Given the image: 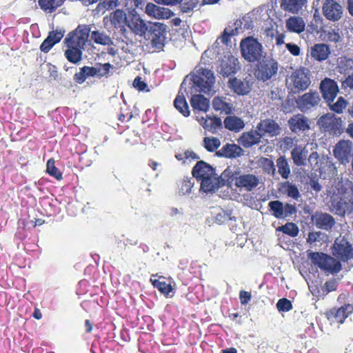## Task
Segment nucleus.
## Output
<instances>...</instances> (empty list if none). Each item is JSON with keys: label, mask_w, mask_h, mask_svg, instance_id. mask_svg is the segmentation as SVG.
<instances>
[{"label": "nucleus", "mask_w": 353, "mask_h": 353, "mask_svg": "<svg viewBox=\"0 0 353 353\" xmlns=\"http://www.w3.org/2000/svg\"><path fill=\"white\" fill-rule=\"evenodd\" d=\"M90 32V26L80 24L67 34L64 39V43L67 46L64 55L69 62L77 64L81 61L83 51L85 49Z\"/></svg>", "instance_id": "nucleus-1"}, {"label": "nucleus", "mask_w": 353, "mask_h": 353, "mask_svg": "<svg viewBox=\"0 0 353 353\" xmlns=\"http://www.w3.org/2000/svg\"><path fill=\"white\" fill-rule=\"evenodd\" d=\"M332 211L341 217L353 213V182L347 181L332 201Z\"/></svg>", "instance_id": "nucleus-2"}, {"label": "nucleus", "mask_w": 353, "mask_h": 353, "mask_svg": "<svg viewBox=\"0 0 353 353\" xmlns=\"http://www.w3.org/2000/svg\"><path fill=\"white\" fill-rule=\"evenodd\" d=\"M125 8L128 12L126 26L135 35L144 36L148 30L145 21L138 14L137 9L141 8L143 0H125Z\"/></svg>", "instance_id": "nucleus-3"}, {"label": "nucleus", "mask_w": 353, "mask_h": 353, "mask_svg": "<svg viewBox=\"0 0 353 353\" xmlns=\"http://www.w3.org/2000/svg\"><path fill=\"white\" fill-rule=\"evenodd\" d=\"M239 47L241 57L249 63L259 62L263 57L262 44L252 36L242 39Z\"/></svg>", "instance_id": "nucleus-4"}, {"label": "nucleus", "mask_w": 353, "mask_h": 353, "mask_svg": "<svg viewBox=\"0 0 353 353\" xmlns=\"http://www.w3.org/2000/svg\"><path fill=\"white\" fill-rule=\"evenodd\" d=\"M190 80L196 91L210 94L215 83V77L210 70L199 68L190 74Z\"/></svg>", "instance_id": "nucleus-5"}, {"label": "nucleus", "mask_w": 353, "mask_h": 353, "mask_svg": "<svg viewBox=\"0 0 353 353\" xmlns=\"http://www.w3.org/2000/svg\"><path fill=\"white\" fill-rule=\"evenodd\" d=\"M308 258L313 264L325 272L336 274L342 270L340 261L325 253L311 252L308 253Z\"/></svg>", "instance_id": "nucleus-6"}, {"label": "nucleus", "mask_w": 353, "mask_h": 353, "mask_svg": "<svg viewBox=\"0 0 353 353\" xmlns=\"http://www.w3.org/2000/svg\"><path fill=\"white\" fill-rule=\"evenodd\" d=\"M99 68L85 65L79 69V72H76L73 77L75 83L78 84L83 83L88 77H98L101 78L107 76L112 65L110 63H98Z\"/></svg>", "instance_id": "nucleus-7"}, {"label": "nucleus", "mask_w": 353, "mask_h": 353, "mask_svg": "<svg viewBox=\"0 0 353 353\" xmlns=\"http://www.w3.org/2000/svg\"><path fill=\"white\" fill-rule=\"evenodd\" d=\"M318 125L323 132L332 135L339 136L344 131L343 120L334 114L322 115L318 120Z\"/></svg>", "instance_id": "nucleus-8"}, {"label": "nucleus", "mask_w": 353, "mask_h": 353, "mask_svg": "<svg viewBox=\"0 0 353 353\" xmlns=\"http://www.w3.org/2000/svg\"><path fill=\"white\" fill-rule=\"evenodd\" d=\"M288 81L294 92L306 90L311 83L310 70L300 67L292 72Z\"/></svg>", "instance_id": "nucleus-9"}, {"label": "nucleus", "mask_w": 353, "mask_h": 353, "mask_svg": "<svg viewBox=\"0 0 353 353\" xmlns=\"http://www.w3.org/2000/svg\"><path fill=\"white\" fill-rule=\"evenodd\" d=\"M332 254L337 259L347 262L353 258V246L345 236L338 237L332 246Z\"/></svg>", "instance_id": "nucleus-10"}, {"label": "nucleus", "mask_w": 353, "mask_h": 353, "mask_svg": "<svg viewBox=\"0 0 353 353\" xmlns=\"http://www.w3.org/2000/svg\"><path fill=\"white\" fill-rule=\"evenodd\" d=\"M128 19V13L126 14L121 9H117L116 10L110 13L103 17V22L105 26H110L111 28L119 30L121 33L125 36L127 33L126 23Z\"/></svg>", "instance_id": "nucleus-11"}, {"label": "nucleus", "mask_w": 353, "mask_h": 353, "mask_svg": "<svg viewBox=\"0 0 353 353\" xmlns=\"http://www.w3.org/2000/svg\"><path fill=\"white\" fill-rule=\"evenodd\" d=\"M353 312V305L344 304L340 307H332L325 312V316L330 324H342L347 316Z\"/></svg>", "instance_id": "nucleus-12"}, {"label": "nucleus", "mask_w": 353, "mask_h": 353, "mask_svg": "<svg viewBox=\"0 0 353 353\" xmlns=\"http://www.w3.org/2000/svg\"><path fill=\"white\" fill-rule=\"evenodd\" d=\"M321 97L316 91L310 90L299 96L296 100L297 108L303 112H307L318 107Z\"/></svg>", "instance_id": "nucleus-13"}, {"label": "nucleus", "mask_w": 353, "mask_h": 353, "mask_svg": "<svg viewBox=\"0 0 353 353\" xmlns=\"http://www.w3.org/2000/svg\"><path fill=\"white\" fill-rule=\"evenodd\" d=\"M322 12L326 19L332 22L339 21L343 17V8L335 0H325L322 6Z\"/></svg>", "instance_id": "nucleus-14"}, {"label": "nucleus", "mask_w": 353, "mask_h": 353, "mask_svg": "<svg viewBox=\"0 0 353 353\" xmlns=\"http://www.w3.org/2000/svg\"><path fill=\"white\" fill-rule=\"evenodd\" d=\"M232 180L237 188L246 192L253 191L259 184V177L253 174H239L234 176Z\"/></svg>", "instance_id": "nucleus-15"}, {"label": "nucleus", "mask_w": 353, "mask_h": 353, "mask_svg": "<svg viewBox=\"0 0 353 353\" xmlns=\"http://www.w3.org/2000/svg\"><path fill=\"white\" fill-rule=\"evenodd\" d=\"M268 207L272 214L276 219L285 218L296 213V208L294 205L283 203L280 201H272L269 202Z\"/></svg>", "instance_id": "nucleus-16"}, {"label": "nucleus", "mask_w": 353, "mask_h": 353, "mask_svg": "<svg viewBox=\"0 0 353 353\" xmlns=\"http://www.w3.org/2000/svg\"><path fill=\"white\" fill-rule=\"evenodd\" d=\"M278 63L273 59H266L261 63L256 71V77L266 81L277 73Z\"/></svg>", "instance_id": "nucleus-17"}, {"label": "nucleus", "mask_w": 353, "mask_h": 353, "mask_svg": "<svg viewBox=\"0 0 353 353\" xmlns=\"http://www.w3.org/2000/svg\"><path fill=\"white\" fill-rule=\"evenodd\" d=\"M320 90L323 98L329 104L334 101L339 92L337 83L330 78H325L321 81Z\"/></svg>", "instance_id": "nucleus-18"}, {"label": "nucleus", "mask_w": 353, "mask_h": 353, "mask_svg": "<svg viewBox=\"0 0 353 353\" xmlns=\"http://www.w3.org/2000/svg\"><path fill=\"white\" fill-rule=\"evenodd\" d=\"M352 148V143L350 141L341 140L334 148V155L341 163L346 164L350 161Z\"/></svg>", "instance_id": "nucleus-19"}, {"label": "nucleus", "mask_w": 353, "mask_h": 353, "mask_svg": "<svg viewBox=\"0 0 353 353\" xmlns=\"http://www.w3.org/2000/svg\"><path fill=\"white\" fill-rule=\"evenodd\" d=\"M256 129L261 137H274L279 135L281 132L279 125L272 119H261L257 124Z\"/></svg>", "instance_id": "nucleus-20"}, {"label": "nucleus", "mask_w": 353, "mask_h": 353, "mask_svg": "<svg viewBox=\"0 0 353 353\" xmlns=\"http://www.w3.org/2000/svg\"><path fill=\"white\" fill-rule=\"evenodd\" d=\"M150 32L152 35L151 44L152 47L160 49L164 46L166 26L159 22H155L150 27Z\"/></svg>", "instance_id": "nucleus-21"}, {"label": "nucleus", "mask_w": 353, "mask_h": 353, "mask_svg": "<svg viewBox=\"0 0 353 353\" xmlns=\"http://www.w3.org/2000/svg\"><path fill=\"white\" fill-rule=\"evenodd\" d=\"M241 68L239 59L232 55L225 57L220 65L219 73L223 77L235 74Z\"/></svg>", "instance_id": "nucleus-22"}, {"label": "nucleus", "mask_w": 353, "mask_h": 353, "mask_svg": "<svg viewBox=\"0 0 353 353\" xmlns=\"http://www.w3.org/2000/svg\"><path fill=\"white\" fill-rule=\"evenodd\" d=\"M312 221L316 227L325 230H330L336 223L334 218L326 212H316L311 216Z\"/></svg>", "instance_id": "nucleus-23"}, {"label": "nucleus", "mask_w": 353, "mask_h": 353, "mask_svg": "<svg viewBox=\"0 0 353 353\" xmlns=\"http://www.w3.org/2000/svg\"><path fill=\"white\" fill-rule=\"evenodd\" d=\"M145 12L148 16L157 19H168L174 15L170 9L158 6L153 3H147Z\"/></svg>", "instance_id": "nucleus-24"}, {"label": "nucleus", "mask_w": 353, "mask_h": 353, "mask_svg": "<svg viewBox=\"0 0 353 353\" xmlns=\"http://www.w3.org/2000/svg\"><path fill=\"white\" fill-rule=\"evenodd\" d=\"M65 30H58L50 31L48 37L44 39L40 46V50L44 53H48L52 48L58 43L63 37Z\"/></svg>", "instance_id": "nucleus-25"}, {"label": "nucleus", "mask_w": 353, "mask_h": 353, "mask_svg": "<svg viewBox=\"0 0 353 353\" xmlns=\"http://www.w3.org/2000/svg\"><path fill=\"white\" fill-rule=\"evenodd\" d=\"M192 177L197 180L215 174L214 168L204 161H199L192 170Z\"/></svg>", "instance_id": "nucleus-26"}, {"label": "nucleus", "mask_w": 353, "mask_h": 353, "mask_svg": "<svg viewBox=\"0 0 353 353\" xmlns=\"http://www.w3.org/2000/svg\"><path fill=\"white\" fill-rule=\"evenodd\" d=\"M288 124L290 129L293 132H304L310 130V122L307 117L301 114L292 117Z\"/></svg>", "instance_id": "nucleus-27"}, {"label": "nucleus", "mask_w": 353, "mask_h": 353, "mask_svg": "<svg viewBox=\"0 0 353 353\" xmlns=\"http://www.w3.org/2000/svg\"><path fill=\"white\" fill-rule=\"evenodd\" d=\"M243 154V150L235 143H227L219 150L216 151V154L219 157L227 159H236Z\"/></svg>", "instance_id": "nucleus-28"}, {"label": "nucleus", "mask_w": 353, "mask_h": 353, "mask_svg": "<svg viewBox=\"0 0 353 353\" xmlns=\"http://www.w3.org/2000/svg\"><path fill=\"white\" fill-rule=\"evenodd\" d=\"M228 87L236 94L242 96L248 94L252 89L249 81H242L236 77L228 80Z\"/></svg>", "instance_id": "nucleus-29"}, {"label": "nucleus", "mask_w": 353, "mask_h": 353, "mask_svg": "<svg viewBox=\"0 0 353 353\" xmlns=\"http://www.w3.org/2000/svg\"><path fill=\"white\" fill-rule=\"evenodd\" d=\"M330 54V48L326 43H316L310 49L311 57L319 62L327 59Z\"/></svg>", "instance_id": "nucleus-30"}, {"label": "nucleus", "mask_w": 353, "mask_h": 353, "mask_svg": "<svg viewBox=\"0 0 353 353\" xmlns=\"http://www.w3.org/2000/svg\"><path fill=\"white\" fill-rule=\"evenodd\" d=\"M262 137L257 130H250L242 133L239 142L245 148H248L261 142Z\"/></svg>", "instance_id": "nucleus-31"}, {"label": "nucleus", "mask_w": 353, "mask_h": 353, "mask_svg": "<svg viewBox=\"0 0 353 353\" xmlns=\"http://www.w3.org/2000/svg\"><path fill=\"white\" fill-rule=\"evenodd\" d=\"M307 0H281L282 10L292 14H298L306 4Z\"/></svg>", "instance_id": "nucleus-32"}, {"label": "nucleus", "mask_w": 353, "mask_h": 353, "mask_svg": "<svg viewBox=\"0 0 353 353\" xmlns=\"http://www.w3.org/2000/svg\"><path fill=\"white\" fill-rule=\"evenodd\" d=\"M308 151L305 146L295 145L291 152V157L294 163L297 166L305 165Z\"/></svg>", "instance_id": "nucleus-33"}, {"label": "nucleus", "mask_w": 353, "mask_h": 353, "mask_svg": "<svg viewBox=\"0 0 353 353\" xmlns=\"http://www.w3.org/2000/svg\"><path fill=\"white\" fill-rule=\"evenodd\" d=\"M201 125L205 130L215 134L221 128L222 121L219 117L207 116L201 119Z\"/></svg>", "instance_id": "nucleus-34"}, {"label": "nucleus", "mask_w": 353, "mask_h": 353, "mask_svg": "<svg viewBox=\"0 0 353 353\" xmlns=\"http://www.w3.org/2000/svg\"><path fill=\"white\" fill-rule=\"evenodd\" d=\"M224 126L226 129L238 132L245 126L243 121L236 116H228L223 121Z\"/></svg>", "instance_id": "nucleus-35"}, {"label": "nucleus", "mask_w": 353, "mask_h": 353, "mask_svg": "<svg viewBox=\"0 0 353 353\" xmlns=\"http://www.w3.org/2000/svg\"><path fill=\"white\" fill-rule=\"evenodd\" d=\"M286 28L290 32L299 34L305 30V23L301 17H290L286 21Z\"/></svg>", "instance_id": "nucleus-36"}, {"label": "nucleus", "mask_w": 353, "mask_h": 353, "mask_svg": "<svg viewBox=\"0 0 353 353\" xmlns=\"http://www.w3.org/2000/svg\"><path fill=\"white\" fill-rule=\"evenodd\" d=\"M190 104L194 110L207 112L210 102L208 99L201 94H194L190 99Z\"/></svg>", "instance_id": "nucleus-37"}, {"label": "nucleus", "mask_w": 353, "mask_h": 353, "mask_svg": "<svg viewBox=\"0 0 353 353\" xmlns=\"http://www.w3.org/2000/svg\"><path fill=\"white\" fill-rule=\"evenodd\" d=\"M91 39L98 45L111 46L113 44L112 38L103 31H90Z\"/></svg>", "instance_id": "nucleus-38"}, {"label": "nucleus", "mask_w": 353, "mask_h": 353, "mask_svg": "<svg viewBox=\"0 0 353 353\" xmlns=\"http://www.w3.org/2000/svg\"><path fill=\"white\" fill-rule=\"evenodd\" d=\"M212 108L216 111L229 114L232 111V105L226 101L225 98L215 97L212 100Z\"/></svg>", "instance_id": "nucleus-39"}, {"label": "nucleus", "mask_w": 353, "mask_h": 353, "mask_svg": "<svg viewBox=\"0 0 353 353\" xmlns=\"http://www.w3.org/2000/svg\"><path fill=\"white\" fill-rule=\"evenodd\" d=\"M154 288H157L161 294L168 295L173 290L170 283H167L164 277H159L158 279H151Z\"/></svg>", "instance_id": "nucleus-40"}, {"label": "nucleus", "mask_w": 353, "mask_h": 353, "mask_svg": "<svg viewBox=\"0 0 353 353\" xmlns=\"http://www.w3.org/2000/svg\"><path fill=\"white\" fill-rule=\"evenodd\" d=\"M64 0H39L38 3L41 10L52 13L62 6Z\"/></svg>", "instance_id": "nucleus-41"}, {"label": "nucleus", "mask_w": 353, "mask_h": 353, "mask_svg": "<svg viewBox=\"0 0 353 353\" xmlns=\"http://www.w3.org/2000/svg\"><path fill=\"white\" fill-rule=\"evenodd\" d=\"M174 106L184 117H187L190 115L189 107L183 95H180L179 93L177 94L174 101Z\"/></svg>", "instance_id": "nucleus-42"}, {"label": "nucleus", "mask_w": 353, "mask_h": 353, "mask_svg": "<svg viewBox=\"0 0 353 353\" xmlns=\"http://www.w3.org/2000/svg\"><path fill=\"white\" fill-rule=\"evenodd\" d=\"M276 166L278 172L284 179H288L290 174V168L286 158L284 156H280L276 159Z\"/></svg>", "instance_id": "nucleus-43"}, {"label": "nucleus", "mask_w": 353, "mask_h": 353, "mask_svg": "<svg viewBox=\"0 0 353 353\" xmlns=\"http://www.w3.org/2000/svg\"><path fill=\"white\" fill-rule=\"evenodd\" d=\"M194 185L193 177L185 176L178 183L179 194L185 195L191 192V190Z\"/></svg>", "instance_id": "nucleus-44"}, {"label": "nucleus", "mask_w": 353, "mask_h": 353, "mask_svg": "<svg viewBox=\"0 0 353 353\" xmlns=\"http://www.w3.org/2000/svg\"><path fill=\"white\" fill-rule=\"evenodd\" d=\"M278 232H282L283 234L290 236V237H296L299 232V227L292 222H288L285 225L279 226L276 229Z\"/></svg>", "instance_id": "nucleus-45"}, {"label": "nucleus", "mask_w": 353, "mask_h": 353, "mask_svg": "<svg viewBox=\"0 0 353 353\" xmlns=\"http://www.w3.org/2000/svg\"><path fill=\"white\" fill-rule=\"evenodd\" d=\"M203 145L207 151L213 152L220 147L221 141L216 137H205L203 140Z\"/></svg>", "instance_id": "nucleus-46"}, {"label": "nucleus", "mask_w": 353, "mask_h": 353, "mask_svg": "<svg viewBox=\"0 0 353 353\" xmlns=\"http://www.w3.org/2000/svg\"><path fill=\"white\" fill-rule=\"evenodd\" d=\"M175 157L178 161H182L184 164L190 163L199 159V155L192 150H186L182 153L176 154Z\"/></svg>", "instance_id": "nucleus-47"}, {"label": "nucleus", "mask_w": 353, "mask_h": 353, "mask_svg": "<svg viewBox=\"0 0 353 353\" xmlns=\"http://www.w3.org/2000/svg\"><path fill=\"white\" fill-rule=\"evenodd\" d=\"M214 179L216 177L214 176H208V177L202 178L199 181H201V189L204 192H212L216 188V184L214 182Z\"/></svg>", "instance_id": "nucleus-48"}, {"label": "nucleus", "mask_w": 353, "mask_h": 353, "mask_svg": "<svg viewBox=\"0 0 353 353\" xmlns=\"http://www.w3.org/2000/svg\"><path fill=\"white\" fill-rule=\"evenodd\" d=\"M353 59L345 56L341 57L337 59V68L340 72H345L352 68Z\"/></svg>", "instance_id": "nucleus-49"}, {"label": "nucleus", "mask_w": 353, "mask_h": 353, "mask_svg": "<svg viewBox=\"0 0 353 353\" xmlns=\"http://www.w3.org/2000/svg\"><path fill=\"white\" fill-rule=\"evenodd\" d=\"M46 172L52 176L54 177L57 180L62 179L61 172L55 166V162L53 159H50L47 161Z\"/></svg>", "instance_id": "nucleus-50"}, {"label": "nucleus", "mask_w": 353, "mask_h": 353, "mask_svg": "<svg viewBox=\"0 0 353 353\" xmlns=\"http://www.w3.org/2000/svg\"><path fill=\"white\" fill-rule=\"evenodd\" d=\"M330 109L336 113L340 114L343 112V109L347 105V101L343 97L338 98L336 102L330 105Z\"/></svg>", "instance_id": "nucleus-51"}, {"label": "nucleus", "mask_w": 353, "mask_h": 353, "mask_svg": "<svg viewBox=\"0 0 353 353\" xmlns=\"http://www.w3.org/2000/svg\"><path fill=\"white\" fill-rule=\"evenodd\" d=\"M276 308L279 312H289L292 309V303L289 299L282 298L276 303Z\"/></svg>", "instance_id": "nucleus-52"}, {"label": "nucleus", "mask_w": 353, "mask_h": 353, "mask_svg": "<svg viewBox=\"0 0 353 353\" xmlns=\"http://www.w3.org/2000/svg\"><path fill=\"white\" fill-rule=\"evenodd\" d=\"M199 0H183L181 3V11L187 13L192 11L198 4Z\"/></svg>", "instance_id": "nucleus-53"}, {"label": "nucleus", "mask_w": 353, "mask_h": 353, "mask_svg": "<svg viewBox=\"0 0 353 353\" xmlns=\"http://www.w3.org/2000/svg\"><path fill=\"white\" fill-rule=\"evenodd\" d=\"M239 34V28L236 26L234 29H232L230 32H228L227 29H225L219 39L223 44H228L230 41V37Z\"/></svg>", "instance_id": "nucleus-54"}, {"label": "nucleus", "mask_w": 353, "mask_h": 353, "mask_svg": "<svg viewBox=\"0 0 353 353\" xmlns=\"http://www.w3.org/2000/svg\"><path fill=\"white\" fill-rule=\"evenodd\" d=\"M261 163L265 172L269 174H274L276 169L274 161L272 159L263 157L261 159Z\"/></svg>", "instance_id": "nucleus-55"}, {"label": "nucleus", "mask_w": 353, "mask_h": 353, "mask_svg": "<svg viewBox=\"0 0 353 353\" xmlns=\"http://www.w3.org/2000/svg\"><path fill=\"white\" fill-rule=\"evenodd\" d=\"M285 192L287 195L294 199H298L300 197V193L298 188L293 184L287 182Z\"/></svg>", "instance_id": "nucleus-56"}, {"label": "nucleus", "mask_w": 353, "mask_h": 353, "mask_svg": "<svg viewBox=\"0 0 353 353\" xmlns=\"http://www.w3.org/2000/svg\"><path fill=\"white\" fill-rule=\"evenodd\" d=\"M337 285V282L334 279L327 281L322 288L323 294H327L330 292L336 290Z\"/></svg>", "instance_id": "nucleus-57"}, {"label": "nucleus", "mask_w": 353, "mask_h": 353, "mask_svg": "<svg viewBox=\"0 0 353 353\" xmlns=\"http://www.w3.org/2000/svg\"><path fill=\"white\" fill-rule=\"evenodd\" d=\"M119 5V0H103L98 6H102L107 10H113Z\"/></svg>", "instance_id": "nucleus-58"}, {"label": "nucleus", "mask_w": 353, "mask_h": 353, "mask_svg": "<svg viewBox=\"0 0 353 353\" xmlns=\"http://www.w3.org/2000/svg\"><path fill=\"white\" fill-rule=\"evenodd\" d=\"M323 233L321 232H310L308 234L307 242L310 244H312L316 241H319Z\"/></svg>", "instance_id": "nucleus-59"}, {"label": "nucleus", "mask_w": 353, "mask_h": 353, "mask_svg": "<svg viewBox=\"0 0 353 353\" xmlns=\"http://www.w3.org/2000/svg\"><path fill=\"white\" fill-rule=\"evenodd\" d=\"M285 48L293 56L297 57L301 54L299 46L295 43H288L285 44Z\"/></svg>", "instance_id": "nucleus-60"}, {"label": "nucleus", "mask_w": 353, "mask_h": 353, "mask_svg": "<svg viewBox=\"0 0 353 353\" xmlns=\"http://www.w3.org/2000/svg\"><path fill=\"white\" fill-rule=\"evenodd\" d=\"M132 114L129 110L125 109L124 111L121 110V112L118 116V119L121 122H127L129 121L132 119Z\"/></svg>", "instance_id": "nucleus-61"}, {"label": "nucleus", "mask_w": 353, "mask_h": 353, "mask_svg": "<svg viewBox=\"0 0 353 353\" xmlns=\"http://www.w3.org/2000/svg\"><path fill=\"white\" fill-rule=\"evenodd\" d=\"M252 296L251 293L245 290H241L239 292V299L242 305H246L250 300Z\"/></svg>", "instance_id": "nucleus-62"}, {"label": "nucleus", "mask_w": 353, "mask_h": 353, "mask_svg": "<svg viewBox=\"0 0 353 353\" xmlns=\"http://www.w3.org/2000/svg\"><path fill=\"white\" fill-rule=\"evenodd\" d=\"M133 85L135 88H137L139 91H143L147 88V84L142 81L140 77H137L134 81Z\"/></svg>", "instance_id": "nucleus-63"}, {"label": "nucleus", "mask_w": 353, "mask_h": 353, "mask_svg": "<svg viewBox=\"0 0 353 353\" xmlns=\"http://www.w3.org/2000/svg\"><path fill=\"white\" fill-rule=\"evenodd\" d=\"M342 87L344 88H349L353 90V71L352 73L349 74L342 82Z\"/></svg>", "instance_id": "nucleus-64"}]
</instances>
